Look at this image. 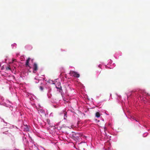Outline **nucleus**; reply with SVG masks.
I'll return each mask as SVG.
<instances>
[{
	"mask_svg": "<svg viewBox=\"0 0 150 150\" xmlns=\"http://www.w3.org/2000/svg\"><path fill=\"white\" fill-rule=\"evenodd\" d=\"M0 105H3L7 107H9L10 109L13 111L16 110L15 107L13 106L12 104L8 100H4V98L0 95Z\"/></svg>",
	"mask_w": 150,
	"mask_h": 150,
	"instance_id": "nucleus-1",
	"label": "nucleus"
},
{
	"mask_svg": "<svg viewBox=\"0 0 150 150\" xmlns=\"http://www.w3.org/2000/svg\"><path fill=\"white\" fill-rule=\"evenodd\" d=\"M141 93V91H140L139 92L137 91H136L134 92H130V95L126 94V95L127 96V102L128 103L129 102V97L130 96H135L136 97H137L138 100H143V101H145V100L146 99V98H145L143 97L142 95H144V93L142 94V95L140 94Z\"/></svg>",
	"mask_w": 150,
	"mask_h": 150,
	"instance_id": "nucleus-2",
	"label": "nucleus"
},
{
	"mask_svg": "<svg viewBox=\"0 0 150 150\" xmlns=\"http://www.w3.org/2000/svg\"><path fill=\"white\" fill-rule=\"evenodd\" d=\"M108 65H110V66H107L106 65H104L103 63L102 64H100L98 67H99L100 69H103L105 67L106 68H109L110 69H112L115 66V64L114 63L113 64H112V61L111 59L109 60L108 61Z\"/></svg>",
	"mask_w": 150,
	"mask_h": 150,
	"instance_id": "nucleus-3",
	"label": "nucleus"
},
{
	"mask_svg": "<svg viewBox=\"0 0 150 150\" xmlns=\"http://www.w3.org/2000/svg\"><path fill=\"white\" fill-rule=\"evenodd\" d=\"M38 109L39 113L41 115H44L46 117L48 114V110L46 109H44L43 108L41 107L40 105H38Z\"/></svg>",
	"mask_w": 150,
	"mask_h": 150,
	"instance_id": "nucleus-4",
	"label": "nucleus"
},
{
	"mask_svg": "<svg viewBox=\"0 0 150 150\" xmlns=\"http://www.w3.org/2000/svg\"><path fill=\"white\" fill-rule=\"evenodd\" d=\"M2 120H3V122H4L5 124H6V125H4L5 126H7V127H4L3 128V131H6L3 132V134H8L7 132H8V130H7V129L10 128L11 127V125H10V124H9L8 123H7V122H5L4 121L3 119H2Z\"/></svg>",
	"mask_w": 150,
	"mask_h": 150,
	"instance_id": "nucleus-5",
	"label": "nucleus"
},
{
	"mask_svg": "<svg viewBox=\"0 0 150 150\" xmlns=\"http://www.w3.org/2000/svg\"><path fill=\"white\" fill-rule=\"evenodd\" d=\"M69 74L70 76L78 78L80 76L79 74L77 72H75L74 71H70Z\"/></svg>",
	"mask_w": 150,
	"mask_h": 150,
	"instance_id": "nucleus-6",
	"label": "nucleus"
},
{
	"mask_svg": "<svg viewBox=\"0 0 150 150\" xmlns=\"http://www.w3.org/2000/svg\"><path fill=\"white\" fill-rule=\"evenodd\" d=\"M30 58H29L27 60L26 62L25 65L26 67H30V66L31 65L30 63L31 62L32 63L33 62V59L31 60L30 61Z\"/></svg>",
	"mask_w": 150,
	"mask_h": 150,
	"instance_id": "nucleus-7",
	"label": "nucleus"
},
{
	"mask_svg": "<svg viewBox=\"0 0 150 150\" xmlns=\"http://www.w3.org/2000/svg\"><path fill=\"white\" fill-rule=\"evenodd\" d=\"M21 128L22 130H23L24 131L27 132L29 130L28 126L27 125H23L21 126Z\"/></svg>",
	"mask_w": 150,
	"mask_h": 150,
	"instance_id": "nucleus-8",
	"label": "nucleus"
},
{
	"mask_svg": "<svg viewBox=\"0 0 150 150\" xmlns=\"http://www.w3.org/2000/svg\"><path fill=\"white\" fill-rule=\"evenodd\" d=\"M38 67L37 64L34 63L33 65V72L34 73H36L37 71L38 70Z\"/></svg>",
	"mask_w": 150,
	"mask_h": 150,
	"instance_id": "nucleus-9",
	"label": "nucleus"
},
{
	"mask_svg": "<svg viewBox=\"0 0 150 150\" xmlns=\"http://www.w3.org/2000/svg\"><path fill=\"white\" fill-rule=\"evenodd\" d=\"M122 54V53L120 52H119L118 53H115L114 55V57L116 58L117 59L119 56H120Z\"/></svg>",
	"mask_w": 150,
	"mask_h": 150,
	"instance_id": "nucleus-10",
	"label": "nucleus"
},
{
	"mask_svg": "<svg viewBox=\"0 0 150 150\" xmlns=\"http://www.w3.org/2000/svg\"><path fill=\"white\" fill-rule=\"evenodd\" d=\"M25 48L28 50H30L32 49V47L30 45H27L25 46Z\"/></svg>",
	"mask_w": 150,
	"mask_h": 150,
	"instance_id": "nucleus-11",
	"label": "nucleus"
},
{
	"mask_svg": "<svg viewBox=\"0 0 150 150\" xmlns=\"http://www.w3.org/2000/svg\"><path fill=\"white\" fill-rule=\"evenodd\" d=\"M24 134V137H23V138H22L23 142L24 144L25 143H27V141L26 139V137H25V134Z\"/></svg>",
	"mask_w": 150,
	"mask_h": 150,
	"instance_id": "nucleus-12",
	"label": "nucleus"
},
{
	"mask_svg": "<svg viewBox=\"0 0 150 150\" xmlns=\"http://www.w3.org/2000/svg\"><path fill=\"white\" fill-rule=\"evenodd\" d=\"M62 114L64 116V119L66 120L67 117V112L65 111H64V113Z\"/></svg>",
	"mask_w": 150,
	"mask_h": 150,
	"instance_id": "nucleus-13",
	"label": "nucleus"
},
{
	"mask_svg": "<svg viewBox=\"0 0 150 150\" xmlns=\"http://www.w3.org/2000/svg\"><path fill=\"white\" fill-rule=\"evenodd\" d=\"M46 124H47L49 126H51V125L50 121L49 119H47Z\"/></svg>",
	"mask_w": 150,
	"mask_h": 150,
	"instance_id": "nucleus-14",
	"label": "nucleus"
},
{
	"mask_svg": "<svg viewBox=\"0 0 150 150\" xmlns=\"http://www.w3.org/2000/svg\"><path fill=\"white\" fill-rule=\"evenodd\" d=\"M16 46L17 45L15 43H14L13 44H12L11 45V47L13 49L16 48Z\"/></svg>",
	"mask_w": 150,
	"mask_h": 150,
	"instance_id": "nucleus-15",
	"label": "nucleus"
},
{
	"mask_svg": "<svg viewBox=\"0 0 150 150\" xmlns=\"http://www.w3.org/2000/svg\"><path fill=\"white\" fill-rule=\"evenodd\" d=\"M100 116V114L99 112H97L96 114V116L97 117H99Z\"/></svg>",
	"mask_w": 150,
	"mask_h": 150,
	"instance_id": "nucleus-16",
	"label": "nucleus"
},
{
	"mask_svg": "<svg viewBox=\"0 0 150 150\" xmlns=\"http://www.w3.org/2000/svg\"><path fill=\"white\" fill-rule=\"evenodd\" d=\"M131 120H135L136 121L138 122V121L133 116H131Z\"/></svg>",
	"mask_w": 150,
	"mask_h": 150,
	"instance_id": "nucleus-17",
	"label": "nucleus"
},
{
	"mask_svg": "<svg viewBox=\"0 0 150 150\" xmlns=\"http://www.w3.org/2000/svg\"><path fill=\"white\" fill-rule=\"evenodd\" d=\"M55 128L56 129H57L58 130H60L61 129V127H58L57 126H55Z\"/></svg>",
	"mask_w": 150,
	"mask_h": 150,
	"instance_id": "nucleus-18",
	"label": "nucleus"
},
{
	"mask_svg": "<svg viewBox=\"0 0 150 150\" xmlns=\"http://www.w3.org/2000/svg\"><path fill=\"white\" fill-rule=\"evenodd\" d=\"M148 134V133L147 132H145L143 134V136L144 137H145Z\"/></svg>",
	"mask_w": 150,
	"mask_h": 150,
	"instance_id": "nucleus-19",
	"label": "nucleus"
},
{
	"mask_svg": "<svg viewBox=\"0 0 150 150\" xmlns=\"http://www.w3.org/2000/svg\"><path fill=\"white\" fill-rule=\"evenodd\" d=\"M117 96L118 97L117 99L118 100H119L121 98V97L120 96H118L117 95Z\"/></svg>",
	"mask_w": 150,
	"mask_h": 150,
	"instance_id": "nucleus-20",
	"label": "nucleus"
},
{
	"mask_svg": "<svg viewBox=\"0 0 150 150\" xmlns=\"http://www.w3.org/2000/svg\"><path fill=\"white\" fill-rule=\"evenodd\" d=\"M47 96L48 97V98H50L51 97V94H50V93L48 92V93L47 94Z\"/></svg>",
	"mask_w": 150,
	"mask_h": 150,
	"instance_id": "nucleus-21",
	"label": "nucleus"
},
{
	"mask_svg": "<svg viewBox=\"0 0 150 150\" xmlns=\"http://www.w3.org/2000/svg\"><path fill=\"white\" fill-rule=\"evenodd\" d=\"M40 89L41 91H42L43 90V88L42 86H40Z\"/></svg>",
	"mask_w": 150,
	"mask_h": 150,
	"instance_id": "nucleus-22",
	"label": "nucleus"
},
{
	"mask_svg": "<svg viewBox=\"0 0 150 150\" xmlns=\"http://www.w3.org/2000/svg\"><path fill=\"white\" fill-rule=\"evenodd\" d=\"M53 113L52 112L51 113L50 115V117H53Z\"/></svg>",
	"mask_w": 150,
	"mask_h": 150,
	"instance_id": "nucleus-23",
	"label": "nucleus"
},
{
	"mask_svg": "<svg viewBox=\"0 0 150 150\" xmlns=\"http://www.w3.org/2000/svg\"><path fill=\"white\" fill-rule=\"evenodd\" d=\"M28 134L29 136V138L31 139V142H34L33 141H32V139H31V137H30V135H29V133H28Z\"/></svg>",
	"mask_w": 150,
	"mask_h": 150,
	"instance_id": "nucleus-24",
	"label": "nucleus"
},
{
	"mask_svg": "<svg viewBox=\"0 0 150 150\" xmlns=\"http://www.w3.org/2000/svg\"><path fill=\"white\" fill-rule=\"evenodd\" d=\"M16 89H14V90H13V93H14L15 92H16Z\"/></svg>",
	"mask_w": 150,
	"mask_h": 150,
	"instance_id": "nucleus-25",
	"label": "nucleus"
},
{
	"mask_svg": "<svg viewBox=\"0 0 150 150\" xmlns=\"http://www.w3.org/2000/svg\"><path fill=\"white\" fill-rule=\"evenodd\" d=\"M9 89L12 92V91L11 89H13V88H11V87H10L9 88Z\"/></svg>",
	"mask_w": 150,
	"mask_h": 150,
	"instance_id": "nucleus-26",
	"label": "nucleus"
},
{
	"mask_svg": "<svg viewBox=\"0 0 150 150\" xmlns=\"http://www.w3.org/2000/svg\"><path fill=\"white\" fill-rule=\"evenodd\" d=\"M8 69L10 70L11 69V68L9 67H8L7 68V69Z\"/></svg>",
	"mask_w": 150,
	"mask_h": 150,
	"instance_id": "nucleus-27",
	"label": "nucleus"
},
{
	"mask_svg": "<svg viewBox=\"0 0 150 150\" xmlns=\"http://www.w3.org/2000/svg\"><path fill=\"white\" fill-rule=\"evenodd\" d=\"M45 78H43V80H45Z\"/></svg>",
	"mask_w": 150,
	"mask_h": 150,
	"instance_id": "nucleus-28",
	"label": "nucleus"
},
{
	"mask_svg": "<svg viewBox=\"0 0 150 150\" xmlns=\"http://www.w3.org/2000/svg\"><path fill=\"white\" fill-rule=\"evenodd\" d=\"M65 101L67 102H68L69 101V100H67V101H66V100H65Z\"/></svg>",
	"mask_w": 150,
	"mask_h": 150,
	"instance_id": "nucleus-29",
	"label": "nucleus"
},
{
	"mask_svg": "<svg viewBox=\"0 0 150 150\" xmlns=\"http://www.w3.org/2000/svg\"><path fill=\"white\" fill-rule=\"evenodd\" d=\"M111 94H110V97H111Z\"/></svg>",
	"mask_w": 150,
	"mask_h": 150,
	"instance_id": "nucleus-30",
	"label": "nucleus"
},
{
	"mask_svg": "<svg viewBox=\"0 0 150 150\" xmlns=\"http://www.w3.org/2000/svg\"><path fill=\"white\" fill-rule=\"evenodd\" d=\"M123 102H122V104H123Z\"/></svg>",
	"mask_w": 150,
	"mask_h": 150,
	"instance_id": "nucleus-31",
	"label": "nucleus"
}]
</instances>
